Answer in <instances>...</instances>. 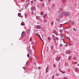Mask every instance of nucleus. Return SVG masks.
<instances>
[{
  "instance_id": "obj_1",
  "label": "nucleus",
  "mask_w": 79,
  "mask_h": 79,
  "mask_svg": "<svg viewBox=\"0 0 79 79\" xmlns=\"http://www.w3.org/2000/svg\"><path fill=\"white\" fill-rule=\"evenodd\" d=\"M71 15V14L69 13V12H64L63 11L61 13H60L58 15V17L59 18H63V16L66 17L68 16H69V15Z\"/></svg>"
},
{
  "instance_id": "obj_2",
  "label": "nucleus",
  "mask_w": 79,
  "mask_h": 79,
  "mask_svg": "<svg viewBox=\"0 0 79 79\" xmlns=\"http://www.w3.org/2000/svg\"><path fill=\"white\" fill-rule=\"evenodd\" d=\"M21 35L22 36V38H23L24 37H25V36H26V33H25V31H23L22 32V34Z\"/></svg>"
},
{
  "instance_id": "obj_3",
  "label": "nucleus",
  "mask_w": 79,
  "mask_h": 79,
  "mask_svg": "<svg viewBox=\"0 0 79 79\" xmlns=\"http://www.w3.org/2000/svg\"><path fill=\"white\" fill-rule=\"evenodd\" d=\"M72 52H71V51H66V53H67V54H69V53H72Z\"/></svg>"
},
{
  "instance_id": "obj_4",
  "label": "nucleus",
  "mask_w": 79,
  "mask_h": 79,
  "mask_svg": "<svg viewBox=\"0 0 79 79\" xmlns=\"http://www.w3.org/2000/svg\"><path fill=\"white\" fill-rule=\"evenodd\" d=\"M56 21L57 22H60V19L58 18H57L56 19Z\"/></svg>"
},
{
  "instance_id": "obj_5",
  "label": "nucleus",
  "mask_w": 79,
  "mask_h": 79,
  "mask_svg": "<svg viewBox=\"0 0 79 79\" xmlns=\"http://www.w3.org/2000/svg\"><path fill=\"white\" fill-rule=\"evenodd\" d=\"M48 68H49V66H48L47 69L46 70V73H47V72L48 71Z\"/></svg>"
},
{
  "instance_id": "obj_6",
  "label": "nucleus",
  "mask_w": 79,
  "mask_h": 79,
  "mask_svg": "<svg viewBox=\"0 0 79 79\" xmlns=\"http://www.w3.org/2000/svg\"><path fill=\"white\" fill-rule=\"evenodd\" d=\"M27 32L29 34H30V32H31V30H28L27 31Z\"/></svg>"
},
{
  "instance_id": "obj_7",
  "label": "nucleus",
  "mask_w": 79,
  "mask_h": 79,
  "mask_svg": "<svg viewBox=\"0 0 79 79\" xmlns=\"http://www.w3.org/2000/svg\"><path fill=\"white\" fill-rule=\"evenodd\" d=\"M37 29H41V27L40 26H38L36 27Z\"/></svg>"
},
{
  "instance_id": "obj_8",
  "label": "nucleus",
  "mask_w": 79,
  "mask_h": 79,
  "mask_svg": "<svg viewBox=\"0 0 79 79\" xmlns=\"http://www.w3.org/2000/svg\"><path fill=\"white\" fill-rule=\"evenodd\" d=\"M21 26H24V23L23 22H22V23H21Z\"/></svg>"
},
{
  "instance_id": "obj_9",
  "label": "nucleus",
  "mask_w": 79,
  "mask_h": 79,
  "mask_svg": "<svg viewBox=\"0 0 79 79\" xmlns=\"http://www.w3.org/2000/svg\"><path fill=\"white\" fill-rule=\"evenodd\" d=\"M18 16H19V17H21V13H18Z\"/></svg>"
},
{
  "instance_id": "obj_10",
  "label": "nucleus",
  "mask_w": 79,
  "mask_h": 79,
  "mask_svg": "<svg viewBox=\"0 0 79 79\" xmlns=\"http://www.w3.org/2000/svg\"><path fill=\"white\" fill-rule=\"evenodd\" d=\"M29 53H32V50L31 49L29 50Z\"/></svg>"
},
{
  "instance_id": "obj_11",
  "label": "nucleus",
  "mask_w": 79,
  "mask_h": 79,
  "mask_svg": "<svg viewBox=\"0 0 79 79\" xmlns=\"http://www.w3.org/2000/svg\"><path fill=\"white\" fill-rule=\"evenodd\" d=\"M60 59H61V58L59 57L56 59V60H60Z\"/></svg>"
},
{
  "instance_id": "obj_12",
  "label": "nucleus",
  "mask_w": 79,
  "mask_h": 79,
  "mask_svg": "<svg viewBox=\"0 0 79 79\" xmlns=\"http://www.w3.org/2000/svg\"><path fill=\"white\" fill-rule=\"evenodd\" d=\"M73 31H75V32H76L77 30H76V29L75 28H73Z\"/></svg>"
},
{
  "instance_id": "obj_13",
  "label": "nucleus",
  "mask_w": 79,
  "mask_h": 79,
  "mask_svg": "<svg viewBox=\"0 0 79 79\" xmlns=\"http://www.w3.org/2000/svg\"><path fill=\"white\" fill-rule=\"evenodd\" d=\"M75 23L74 22H72V24L73 25H74V23Z\"/></svg>"
},
{
  "instance_id": "obj_14",
  "label": "nucleus",
  "mask_w": 79,
  "mask_h": 79,
  "mask_svg": "<svg viewBox=\"0 0 79 79\" xmlns=\"http://www.w3.org/2000/svg\"><path fill=\"white\" fill-rule=\"evenodd\" d=\"M56 40H58V38H56L55 39H54L55 42V44H56Z\"/></svg>"
},
{
  "instance_id": "obj_15",
  "label": "nucleus",
  "mask_w": 79,
  "mask_h": 79,
  "mask_svg": "<svg viewBox=\"0 0 79 79\" xmlns=\"http://www.w3.org/2000/svg\"><path fill=\"white\" fill-rule=\"evenodd\" d=\"M61 40H64V38H63V36H62L61 37Z\"/></svg>"
},
{
  "instance_id": "obj_16",
  "label": "nucleus",
  "mask_w": 79,
  "mask_h": 79,
  "mask_svg": "<svg viewBox=\"0 0 79 79\" xmlns=\"http://www.w3.org/2000/svg\"><path fill=\"white\" fill-rule=\"evenodd\" d=\"M62 2L63 3H65V2H66V1H65V0H62Z\"/></svg>"
},
{
  "instance_id": "obj_17",
  "label": "nucleus",
  "mask_w": 79,
  "mask_h": 79,
  "mask_svg": "<svg viewBox=\"0 0 79 79\" xmlns=\"http://www.w3.org/2000/svg\"><path fill=\"white\" fill-rule=\"evenodd\" d=\"M71 56H69V58H68V60H70V59H71Z\"/></svg>"
},
{
  "instance_id": "obj_18",
  "label": "nucleus",
  "mask_w": 79,
  "mask_h": 79,
  "mask_svg": "<svg viewBox=\"0 0 79 79\" xmlns=\"http://www.w3.org/2000/svg\"><path fill=\"white\" fill-rule=\"evenodd\" d=\"M60 72H61L62 73H65V71L63 72V71H61V70H60Z\"/></svg>"
},
{
  "instance_id": "obj_19",
  "label": "nucleus",
  "mask_w": 79,
  "mask_h": 79,
  "mask_svg": "<svg viewBox=\"0 0 79 79\" xmlns=\"http://www.w3.org/2000/svg\"><path fill=\"white\" fill-rule=\"evenodd\" d=\"M46 15H47V14H45L44 15V18H45V16H46Z\"/></svg>"
},
{
  "instance_id": "obj_20",
  "label": "nucleus",
  "mask_w": 79,
  "mask_h": 79,
  "mask_svg": "<svg viewBox=\"0 0 79 79\" xmlns=\"http://www.w3.org/2000/svg\"><path fill=\"white\" fill-rule=\"evenodd\" d=\"M32 38L31 37L30 39V41H32Z\"/></svg>"
},
{
  "instance_id": "obj_21",
  "label": "nucleus",
  "mask_w": 79,
  "mask_h": 79,
  "mask_svg": "<svg viewBox=\"0 0 79 79\" xmlns=\"http://www.w3.org/2000/svg\"><path fill=\"white\" fill-rule=\"evenodd\" d=\"M60 32H61H61H63V30H60Z\"/></svg>"
},
{
  "instance_id": "obj_22",
  "label": "nucleus",
  "mask_w": 79,
  "mask_h": 79,
  "mask_svg": "<svg viewBox=\"0 0 79 79\" xmlns=\"http://www.w3.org/2000/svg\"><path fill=\"white\" fill-rule=\"evenodd\" d=\"M40 39H41V40H42V41H43V42H44V41L42 40V39L41 38V37H40Z\"/></svg>"
},
{
  "instance_id": "obj_23",
  "label": "nucleus",
  "mask_w": 79,
  "mask_h": 79,
  "mask_svg": "<svg viewBox=\"0 0 79 79\" xmlns=\"http://www.w3.org/2000/svg\"><path fill=\"white\" fill-rule=\"evenodd\" d=\"M44 15V13H43V12H42L41 13V15H42H42Z\"/></svg>"
},
{
  "instance_id": "obj_24",
  "label": "nucleus",
  "mask_w": 79,
  "mask_h": 79,
  "mask_svg": "<svg viewBox=\"0 0 79 79\" xmlns=\"http://www.w3.org/2000/svg\"><path fill=\"white\" fill-rule=\"evenodd\" d=\"M58 13H61V10H58Z\"/></svg>"
},
{
  "instance_id": "obj_25",
  "label": "nucleus",
  "mask_w": 79,
  "mask_h": 79,
  "mask_svg": "<svg viewBox=\"0 0 79 79\" xmlns=\"http://www.w3.org/2000/svg\"><path fill=\"white\" fill-rule=\"evenodd\" d=\"M54 78H55V76H54V75H53V76H52V79H54Z\"/></svg>"
},
{
  "instance_id": "obj_26",
  "label": "nucleus",
  "mask_w": 79,
  "mask_h": 79,
  "mask_svg": "<svg viewBox=\"0 0 79 79\" xmlns=\"http://www.w3.org/2000/svg\"><path fill=\"white\" fill-rule=\"evenodd\" d=\"M71 27L70 26H69L68 27L66 28L65 29H69V28H70V27Z\"/></svg>"
},
{
  "instance_id": "obj_27",
  "label": "nucleus",
  "mask_w": 79,
  "mask_h": 79,
  "mask_svg": "<svg viewBox=\"0 0 79 79\" xmlns=\"http://www.w3.org/2000/svg\"><path fill=\"white\" fill-rule=\"evenodd\" d=\"M48 40H51V38L49 37L48 38Z\"/></svg>"
},
{
  "instance_id": "obj_28",
  "label": "nucleus",
  "mask_w": 79,
  "mask_h": 79,
  "mask_svg": "<svg viewBox=\"0 0 79 79\" xmlns=\"http://www.w3.org/2000/svg\"><path fill=\"white\" fill-rule=\"evenodd\" d=\"M54 34H56V31H54Z\"/></svg>"
},
{
  "instance_id": "obj_29",
  "label": "nucleus",
  "mask_w": 79,
  "mask_h": 79,
  "mask_svg": "<svg viewBox=\"0 0 79 79\" xmlns=\"http://www.w3.org/2000/svg\"><path fill=\"white\" fill-rule=\"evenodd\" d=\"M41 6L42 7H44V4H42V5H41Z\"/></svg>"
},
{
  "instance_id": "obj_30",
  "label": "nucleus",
  "mask_w": 79,
  "mask_h": 79,
  "mask_svg": "<svg viewBox=\"0 0 79 79\" xmlns=\"http://www.w3.org/2000/svg\"><path fill=\"white\" fill-rule=\"evenodd\" d=\"M60 27H62V24H60Z\"/></svg>"
},
{
  "instance_id": "obj_31",
  "label": "nucleus",
  "mask_w": 79,
  "mask_h": 79,
  "mask_svg": "<svg viewBox=\"0 0 79 79\" xmlns=\"http://www.w3.org/2000/svg\"><path fill=\"white\" fill-rule=\"evenodd\" d=\"M27 66H29V64H28V63H26Z\"/></svg>"
},
{
  "instance_id": "obj_32",
  "label": "nucleus",
  "mask_w": 79,
  "mask_h": 79,
  "mask_svg": "<svg viewBox=\"0 0 79 79\" xmlns=\"http://www.w3.org/2000/svg\"><path fill=\"white\" fill-rule=\"evenodd\" d=\"M36 34H37V35H39V37H40V35L39 34H38V33H36Z\"/></svg>"
},
{
  "instance_id": "obj_33",
  "label": "nucleus",
  "mask_w": 79,
  "mask_h": 79,
  "mask_svg": "<svg viewBox=\"0 0 79 79\" xmlns=\"http://www.w3.org/2000/svg\"><path fill=\"white\" fill-rule=\"evenodd\" d=\"M53 66H54V67H56V65H55V64H53Z\"/></svg>"
},
{
  "instance_id": "obj_34",
  "label": "nucleus",
  "mask_w": 79,
  "mask_h": 79,
  "mask_svg": "<svg viewBox=\"0 0 79 79\" xmlns=\"http://www.w3.org/2000/svg\"><path fill=\"white\" fill-rule=\"evenodd\" d=\"M44 22H47V20H44Z\"/></svg>"
},
{
  "instance_id": "obj_35",
  "label": "nucleus",
  "mask_w": 79,
  "mask_h": 79,
  "mask_svg": "<svg viewBox=\"0 0 79 79\" xmlns=\"http://www.w3.org/2000/svg\"><path fill=\"white\" fill-rule=\"evenodd\" d=\"M60 47H62V46H63V44H60Z\"/></svg>"
},
{
  "instance_id": "obj_36",
  "label": "nucleus",
  "mask_w": 79,
  "mask_h": 79,
  "mask_svg": "<svg viewBox=\"0 0 79 79\" xmlns=\"http://www.w3.org/2000/svg\"><path fill=\"white\" fill-rule=\"evenodd\" d=\"M31 44H32V45H34V42H32L31 43Z\"/></svg>"
},
{
  "instance_id": "obj_37",
  "label": "nucleus",
  "mask_w": 79,
  "mask_h": 79,
  "mask_svg": "<svg viewBox=\"0 0 79 79\" xmlns=\"http://www.w3.org/2000/svg\"><path fill=\"white\" fill-rule=\"evenodd\" d=\"M27 56L28 57H29V54H27Z\"/></svg>"
},
{
  "instance_id": "obj_38",
  "label": "nucleus",
  "mask_w": 79,
  "mask_h": 79,
  "mask_svg": "<svg viewBox=\"0 0 79 79\" xmlns=\"http://www.w3.org/2000/svg\"><path fill=\"white\" fill-rule=\"evenodd\" d=\"M34 8L33 7H31V9L32 10H34Z\"/></svg>"
},
{
  "instance_id": "obj_39",
  "label": "nucleus",
  "mask_w": 79,
  "mask_h": 79,
  "mask_svg": "<svg viewBox=\"0 0 79 79\" xmlns=\"http://www.w3.org/2000/svg\"><path fill=\"white\" fill-rule=\"evenodd\" d=\"M56 76H59V75H60V74H56Z\"/></svg>"
},
{
  "instance_id": "obj_40",
  "label": "nucleus",
  "mask_w": 79,
  "mask_h": 79,
  "mask_svg": "<svg viewBox=\"0 0 79 79\" xmlns=\"http://www.w3.org/2000/svg\"><path fill=\"white\" fill-rule=\"evenodd\" d=\"M41 67H39L38 68V69H40Z\"/></svg>"
},
{
  "instance_id": "obj_41",
  "label": "nucleus",
  "mask_w": 79,
  "mask_h": 79,
  "mask_svg": "<svg viewBox=\"0 0 79 79\" xmlns=\"http://www.w3.org/2000/svg\"><path fill=\"white\" fill-rule=\"evenodd\" d=\"M51 48H52V49H53V46H51Z\"/></svg>"
},
{
  "instance_id": "obj_42",
  "label": "nucleus",
  "mask_w": 79,
  "mask_h": 79,
  "mask_svg": "<svg viewBox=\"0 0 79 79\" xmlns=\"http://www.w3.org/2000/svg\"><path fill=\"white\" fill-rule=\"evenodd\" d=\"M28 2H29V0H27L26 1V2L27 3Z\"/></svg>"
},
{
  "instance_id": "obj_43",
  "label": "nucleus",
  "mask_w": 79,
  "mask_h": 79,
  "mask_svg": "<svg viewBox=\"0 0 79 79\" xmlns=\"http://www.w3.org/2000/svg\"><path fill=\"white\" fill-rule=\"evenodd\" d=\"M74 64H77V62H74Z\"/></svg>"
},
{
  "instance_id": "obj_44",
  "label": "nucleus",
  "mask_w": 79,
  "mask_h": 79,
  "mask_svg": "<svg viewBox=\"0 0 79 79\" xmlns=\"http://www.w3.org/2000/svg\"><path fill=\"white\" fill-rule=\"evenodd\" d=\"M23 69H26V67H23Z\"/></svg>"
},
{
  "instance_id": "obj_45",
  "label": "nucleus",
  "mask_w": 79,
  "mask_h": 79,
  "mask_svg": "<svg viewBox=\"0 0 79 79\" xmlns=\"http://www.w3.org/2000/svg\"><path fill=\"white\" fill-rule=\"evenodd\" d=\"M53 6H55V4L54 3L53 4Z\"/></svg>"
},
{
  "instance_id": "obj_46",
  "label": "nucleus",
  "mask_w": 79,
  "mask_h": 79,
  "mask_svg": "<svg viewBox=\"0 0 79 79\" xmlns=\"http://www.w3.org/2000/svg\"><path fill=\"white\" fill-rule=\"evenodd\" d=\"M72 22H73L72 21H69V23H72Z\"/></svg>"
},
{
  "instance_id": "obj_47",
  "label": "nucleus",
  "mask_w": 79,
  "mask_h": 79,
  "mask_svg": "<svg viewBox=\"0 0 79 79\" xmlns=\"http://www.w3.org/2000/svg\"><path fill=\"white\" fill-rule=\"evenodd\" d=\"M40 0V2H43V1H44V0Z\"/></svg>"
},
{
  "instance_id": "obj_48",
  "label": "nucleus",
  "mask_w": 79,
  "mask_h": 79,
  "mask_svg": "<svg viewBox=\"0 0 79 79\" xmlns=\"http://www.w3.org/2000/svg\"><path fill=\"white\" fill-rule=\"evenodd\" d=\"M31 14H34V13H33V11L31 12Z\"/></svg>"
},
{
  "instance_id": "obj_49",
  "label": "nucleus",
  "mask_w": 79,
  "mask_h": 79,
  "mask_svg": "<svg viewBox=\"0 0 79 79\" xmlns=\"http://www.w3.org/2000/svg\"><path fill=\"white\" fill-rule=\"evenodd\" d=\"M51 1V0H48V2H50Z\"/></svg>"
},
{
  "instance_id": "obj_50",
  "label": "nucleus",
  "mask_w": 79,
  "mask_h": 79,
  "mask_svg": "<svg viewBox=\"0 0 79 79\" xmlns=\"http://www.w3.org/2000/svg\"><path fill=\"white\" fill-rule=\"evenodd\" d=\"M69 45H71V43L69 44Z\"/></svg>"
},
{
  "instance_id": "obj_51",
  "label": "nucleus",
  "mask_w": 79,
  "mask_h": 79,
  "mask_svg": "<svg viewBox=\"0 0 79 79\" xmlns=\"http://www.w3.org/2000/svg\"><path fill=\"white\" fill-rule=\"evenodd\" d=\"M33 3V1H31V3Z\"/></svg>"
},
{
  "instance_id": "obj_52",
  "label": "nucleus",
  "mask_w": 79,
  "mask_h": 79,
  "mask_svg": "<svg viewBox=\"0 0 79 79\" xmlns=\"http://www.w3.org/2000/svg\"><path fill=\"white\" fill-rule=\"evenodd\" d=\"M33 9H34V8H35V7H33Z\"/></svg>"
},
{
  "instance_id": "obj_53",
  "label": "nucleus",
  "mask_w": 79,
  "mask_h": 79,
  "mask_svg": "<svg viewBox=\"0 0 79 79\" xmlns=\"http://www.w3.org/2000/svg\"><path fill=\"white\" fill-rule=\"evenodd\" d=\"M55 50H54L53 51V53H54V52H55Z\"/></svg>"
},
{
  "instance_id": "obj_54",
  "label": "nucleus",
  "mask_w": 79,
  "mask_h": 79,
  "mask_svg": "<svg viewBox=\"0 0 79 79\" xmlns=\"http://www.w3.org/2000/svg\"><path fill=\"white\" fill-rule=\"evenodd\" d=\"M32 48L33 49H34V50H35V49H34V47H33V46L32 47Z\"/></svg>"
},
{
  "instance_id": "obj_55",
  "label": "nucleus",
  "mask_w": 79,
  "mask_h": 79,
  "mask_svg": "<svg viewBox=\"0 0 79 79\" xmlns=\"http://www.w3.org/2000/svg\"><path fill=\"white\" fill-rule=\"evenodd\" d=\"M34 63L35 64V65H36V63H35V62H34Z\"/></svg>"
},
{
  "instance_id": "obj_56",
  "label": "nucleus",
  "mask_w": 79,
  "mask_h": 79,
  "mask_svg": "<svg viewBox=\"0 0 79 79\" xmlns=\"http://www.w3.org/2000/svg\"><path fill=\"white\" fill-rule=\"evenodd\" d=\"M64 79H67V78H66V77H64Z\"/></svg>"
},
{
  "instance_id": "obj_57",
  "label": "nucleus",
  "mask_w": 79,
  "mask_h": 79,
  "mask_svg": "<svg viewBox=\"0 0 79 79\" xmlns=\"http://www.w3.org/2000/svg\"><path fill=\"white\" fill-rule=\"evenodd\" d=\"M63 40V42H64V43H65V42H64V40Z\"/></svg>"
},
{
  "instance_id": "obj_58",
  "label": "nucleus",
  "mask_w": 79,
  "mask_h": 79,
  "mask_svg": "<svg viewBox=\"0 0 79 79\" xmlns=\"http://www.w3.org/2000/svg\"><path fill=\"white\" fill-rule=\"evenodd\" d=\"M62 36H63L64 34H62Z\"/></svg>"
},
{
  "instance_id": "obj_59",
  "label": "nucleus",
  "mask_w": 79,
  "mask_h": 79,
  "mask_svg": "<svg viewBox=\"0 0 79 79\" xmlns=\"http://www.w3.org/2000/svg\"><path fill=\"white\" fill-rule=\"evenodd\" d=\"M29 58L31 59V58H32V57H30V58Z\"/></svg>"
},
{
  "instance_id": "obj_60",
  "label": "nucleus",
  "mask_w": 79,
  "mask_h": 79,
  "mask_svg": "<svg viewBox=\"0 0 79 79\" xmlns=\"http://www.w3.org/2000/svg\"><path fill=\"white\" fill-rule=\"evenodd\" d=\"M51 24H53V23H52Z\"/></svg>"
},
{
  "instance_id": "obj_61",
  "label": "nucleus",
  "mask_w": 79,
  "mask_h": 79,
  "mask_svg": "<svg viewBox=\"0 0 79 79\" xmlns=\"http://www.w3.org/2000/svg\"><path fill=\"white\" fill-rule=\"evenodd\" d=\"M38 8H39V6H38Z\"/></svg>"
},
{
  "instance_id": "obj_62",
  "label": "nucleus",
  "mask_w": 79,
  "mask_h": 79,
  "mask_svg": "<svg viewBox=\"0 0 79 79\" xmlns=\"http://www.w3.org/2000/svg\"><path fill=\"white\" fill-rule=\"evenodd\" d=\"M25 16L27 17V15H25Z\"/></svg>"
},
{
  "instance_id": "obj_63",
  "label": "nucleus",
  "mask_w": 79,
  "mask_h": 79,
  "mask_svg": "<svg viewBox=\"0 0 79 79\" xmlns=\"http://www.w3.org/2000/svg\"><path fill=\"white\" fill-rule=\"evenodd\" d=\"M59 67H60V64H59Z\"/></svg>"
},
{
  "instance_id": "obj_64",
  "label": "nucleus",
  "mask_w": 79,
  "mask_h": 79,
  "mask_svg": "<svg viewBox=\"0 0 79 79\" xmlns=\"http://www.w3.org/2000/svg\"><path fill=\"white\" fill-rule=\"evenodd\" d=\"M52 36H53V37H54V35H53Z\"/></svg>"
}]
</instances>
